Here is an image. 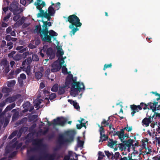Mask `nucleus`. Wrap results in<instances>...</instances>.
<instances>
[{"mask_svg": "<svg viewBox=\"0 0 160 160\" xmlns=\"http://www.w3.org/2000/svg\"><path fill=\"white\" fill-rule=\"evenodd\" d=\"M66 87H68L71 85V95L75 97L78 95V92H81L82 89L84 90L85 87L83 83H80L79 82H76V78H73V75L69 74L67 77L65 82Z\"/></svg>", "mask_w": 160, "mask_h": 160, "instance_id": "obj_1", "label": "nucleus"}, {"mask_svg": "<svg viewBox=\"0 0 160 160\" xmlns=\"http://www.w3.org/2000/svg\"><path fill=\"white\" fill-rule=\"evenodd\" d=\"M75 133L76 132L74 130H71L66 132V134L69 137L68 138H65L64 135L63 134L59 135L57 139V143L59 144V146L54 149V151L59 150L62 145L73 141Z\"/></svg>", "mask_w": 160, "mask_h": 160, "instance_id": "obj_2", "label": "nucleus"}, {"mask_svg": "<svg viewBox=\"0 0 160 160\" xmlns=\"http://www.w3.org/2000/svg\"><path fill=\"white\" fill-rule=\"evenodd\" d=\"M67 21H68L70 23H71L69 25V28L72 30L70 32L69 34L71 36L74 35L75 32L79 30L78 27H80L82 24L80 22L79 18L75 14L69 16L66 22Z\"/></svg>", "mask_w": 160, "mask_h": 160, "instance_id": "obj_3", "label": "nucleus"}, {"mask_svg": "<svg viewBox=\"0 0 160 160\" xmlns=\"http://www.w3.org/2000/svg\"><path fill=\"white\" fill-rule=\"evenodd\" d=\"M43 139L35 138L32 141V145L36 146L35 147L31 148L27 150V154L28 156L31 154L32 152H34L40 149L43 146Z\"/></svg>", "mask_w": 160, "mask_h": 160, "instance_id": "obj_4", "label": "nucleus"}, {"mask_svg": "<svg viewBox=\"0 0 160 160\" xmlns=\"http://www.w3.org/2000/svg\"><path fill=\"white\" fill-rule=\"evenodd\" d=\"M42 33L44 35L42 39V41L49 43L52 42V38L58 35L57 32L52 30H50L49 31H48V30L43 31Z\"/></svg>", "mask_w": 160, "mask_h": 160, "instance_id": "obj_5", "label": "nucleus"}, {"mask_svg": "<svg viewBox=\"0 0 160 160\" xmlns=\"http://www.w3.org/2000/svg\"><path fill=\"white\" fill-rule=\"evenodd\" d=\"M56 157V154L55 153H45L43 157H40L39 159L36 158L35 156H32L29 158V160H54Z\"/></svg>", "mask_w": 160, "mask_h": 160, "instance_id": "obj_6", "label": "nucleus"}, {"mask_svg": "<svg viewBox=\"0 0 160 160\" xmlns=\"http://www.w3.org/2000/svg\"><path fill=\"white\" fill-rule=\"evenodd\" d=\"M134 141L133 140L131 139L128 140L127 141L123 140L122 142V143H119V148L120 150L122 151L123 150H125L127 148H130L131 146L133 145V142Z\"/></svg>", "mask_w": 160, "mask_h": 160, "instance_id": "obj_7", "label": "nucleus"}, {"mask_svg": "<svg viewBox=\"0 0 160 160\" xmlns=\"http://www.w3.org/2000/svg\"><path fill=\"white\" fill-rule=\"evenodd\" d=\"M98 126L99 128V131L100 134V140L99 142H103L107 140L108 137L104 134L105 130L103 126H100L99 124L98 125Z\"/></svg>", "mask_w": 160, "mask_h": 160, "instance_id": "obj_8", "label": "nucleus"}, {"mask_svg": "<svg viewBox=\"0 0 160 160\" xmlns=\"http://www.w3.org/2000/svg\"><path fill=\"white\" fill-rule=\"evenodd\" d=\"M18 3L15 1L11 3L9 6V10L13 13V15H15L19 11L20 9L18 7Z\"/></svg>", "mask_w": 160, "mask_h": 160, "instance_id": "obj_9", "label": "nucleus"}, {"mask_svg": "<svg viewBox=\"0 0 160 160\" xmlns=\"http://www.w3.org/2000/svg\"><path fill=\"white\" fill-rule=\"evenodd\" d=\"M65 118L62 117H58L53 120L52 124L54 125H63L66 122Z\"/></svg>", "mask_w": 160, "mask_h": 160, "instance_id": "obj_10", "label": "nucleus"}, {"mask_svg": "<svg viewBox=\"0 0 160 160\" xmlns=\"http://www.w3.org/2000/svg\"><path fill=\"white\" fill-rule=\"evenodd\" d=\"M149 111H148L147 114V116L148 118H145L142 121V123L145 125L146 127L148 126L149 124L151 123V122L153 121L152 120H151V119L152 118V114L149 115Z\"/></svg>", "mask_w": 160, "mask_h": 160, "instance_id": "obj_11", "label": "nucleus"}, {"mask_svg": "<svg viewBox=\"0 0 160 160\" xmlns=\"http://www.w3.org/2000/svg\"><path fill=\"white\" fill-rule=\"evenodd\" d=\"M48 13L47 12V15L45 16L48 21H50L51 18V16H53L55 13V10H54L52 6H50L48 8Z\"/></svg>", "mask_w": 160, "mask_h": 160, "instance_id": "obj_12", "label": "nucleus"}, {"mask_svg": "<svg viewBox=\"0 0 160 160\" xmlns=\"http://www.w3.org/2000/svg\"><path fill=\"white\" fill-rule=\"evenodd\" d=\"M21 96L20 94H16L12 97H9L5 100V102L8 103H11L15 101Z\"/></svg>", "mask_w": 160, "mask_h": 160, "instance_id": "obj_13", "label": "nucleus"}, {"mask_svg": "<svg viewBox=\"0 0 160 160\" xmlns=\"http://www.w3.org/2000/svg\"><path fill=\"white\" fill-rule=\"evenodd\" d=\"M46 53L48 56H49L50 59L52 60L55 57V52L51 48H49L47 49Z\"/></svg>", "mask_w": 160, "mask_h": 160, "instance_id": "obj_14", "label": "nucleus"}, {"mask_svg": "<svg viewBox=\"0 0 160 160\" xmlns=\"http://www.w3.org/2000/svg\"><path fill=\"white\" fill-rule=\"evenodd\" d=\"M43 31V28H42V29L41 26L39 23V24L35 26L34 31V32H36L37 33H39L40 36L41 38V39H42L43 36L44 35V34L42 33Z\"/></svg>", "mask_w": 160, "mask_h": 160, "instance_id": "obj_15", "label": "nucleus"}, {"mask_svg": "<svg viewBox=\"0 0 160 160\" xmlns=\"http://www.w3.org/2000/svg\"><path fill=\"white\" fill-rule=\"evenodd\" d=\"M126 128H124L121 129L120 131L114 132L113 134V136H115L116 135H118L120 139L121 142H122L123 141V139H122L123 138V136L124 135V131Z\"/></svg>", "mask_w": 160, "mask_h": 160, "instance_id": "obj_16", "label": "nucleus"}, {"mask_svg": "<svg viewBox=\"0 0 160 160\" xmlns=\"http://www.w3.org/2000/svg\"><path fill=\"white\" fill-rule=\"evenodd\" d=\"M42 22L43 23L42 27L43 28V31L48 30L49 27L52 26V23L50 22L45 21L42 20Z\"/></svg>", "mask_w": 160, "mask_h": 160, "instance_id": "obj_17", "label": "nucleus"}, {"mask_svg": "<svg viewBox=\"0 0 160 160\" xmlns=\"http://www.w3.org/2000/svg\"><path fill=\"white\" fill-rule=\"evenodd\" d=\"M158 102H154L153 103L149 102L148 103V106H149L150 108L152 111V112L154 113L156 111V107L158 105Z\"/></svg>", "mask_w": 160, "mask_h": 160, "instance_id": "obj_18", "label": "nucleus"}, {"mask_svg": "<svg viewBox=\"0 0 160 160\" xmlns=\"http://www.w3.org/2000/svg\"><path fill=\"white\" fill-rule=\"evenodd\" d=\"M40 12L38 13L37 14L38 17L45 18L47 19V18L45 16L47 15V11L44 12V10L42 9L39 10Z\"/></svg>", "mask_w": 160, "mask_h": 160, "instance_id": "obj_19", "label": "nucleus"}, {"mask_svg": "<svg viewBox=\"0 0 160 160\" xmlns=\"http://www.w3.org/2000/svg\"><path fill=\"white\" fill-rule=\"evenodd\" d=\"M130 108L132 112H131V114L132 117L134 115V114L136 112H138V109L136 107V105H131L130 106Z\"/></svg>", "mask_w": 160, "mask_h": 160, "instance_id": "obj_20", "label": "nucleus"}, {"mask_svg": "<svg viewBox=\"0 0 160 160\" xmlns=\"http://www.w3.org/2000/svg\"><path fill=\"white\" fill-rule=\"evenodd\" d=\"M121 156L119 152H117L115 153L114 155L113 154V155L111 157L110 159L112 160H113L114 159L115 160H118L120 156L121 157Z\"/></svg>", "mask_w": 160, "mask_h": 160, "instance_id": "obj_21", "label": "nucleus"}, {"mask_svg": "<svg viewBox=\"0 0 160 160\" xmlns=\"http://www.w3.org/2000/svg\"><path fill=\"white\" fill-rule=\"evenodd\" d=\"M31 134V133H29L27 135L26 138V140L25 142L26 144H28L31 142H32V141L34 139H33L31 137H29V135Z\"/></svg>", "mask_w": 160, "mask_h": 160, "instance_id": "obj_22", "label": "nucleus"}, {"mask_svg": "<svg viewBox=\"0 0 160 160\" xmlns=\"http://www.w3.org/2000/svg\"><path fill=\"white\" fill-rule=\"evenodd\" d=\"M20 11V12H18V13H17V14L15 15H14V16L13 17V20L15 22H17L18 20L21 18V16L20 13L22 11V10L21 9Z\"/></svg>", "mask_w": 160, "mask_h": 160, "instance_id": "obj_23", "label": "nucleus"}, {"mask_svg": "<svg viewBox=\"0 0 160 160\" xmlns=\"http://www.w3.org/2000/svg\"><path fill=\"white\" fill-rule=\"evenodd\" d=\"M18 112H16L13 114L12 117V121H16L19 117Z\"/></svg>", "mask_w": 160, "mask_h": 160, "instance_id": "obj_24", "label": "nucleus"}, {"mask_svg": "<svg viewBox=\"0 0 160 160\" xmlns=\"http://www.w3.org/2000/svg\"><path fill=\"white\" fill-rule=\"evenodd\" d=\"M52 68H58V69L60 70L61 68V66L56 62H54L52 65Z\"/></svg>", "mask_w": 160, "mask_h": 160, "instance_id": "obj_25", "label": "nucleus"}, {"mask_svg": "<svg viewBox=\"0 0 160 160\" xmlns=\"http://www.w3.org/2000/svg\"><path fill=\"white\" fill-rule=\"evenodd\" d=\"M47 47V46L44 45L43 47V48L40 50L39 52L42 58H43L44 56V55L42 52H45Z\"/></svg>", "mask_w": 160, "mask_h": 160, "instance_id": "obj_26", "label": "nucleus"}, {"mask_svg": "<svg viewBox=\"0 0 160 160\" xmlns=\"http://www.w3.org/2000/svg\"><path fill=\"white\" fill-rule=\"evenodd\" d=\"M66 86L62 87H60L59 88L58 93L59 95H62L64 94L65 92V88Z\"/></svg>", "mask_w": 160, "mask_h": 160, "instance_id": "obj_27", "label": "nucleus"}, {"mask_svg": "<svg viewBox=\"0 0 160 160\" xmlns=\"http://www.w3.org/2000/svg\"><path fill=\"white\" fill-rule=\"evenodd\" d=\"M22 56L20 54H16L13 58V59L15 61H19L22 59Z\"/></svg>", "mask_w": 160, "mask_h": 160, "instance_id": "obj_28", "label": "nucleus"}, {"mask_svg": "<svg viewBox=\"0 0 160 160\" xmlns=\"http://www.w3.org/2000/svg\"><path fill=\"white\" fill-rule=\"evenodd\" d=\"M110 119V117H109L107 121L105 119H103L102 121L101 122V124L102 125H104L103 127H106L107 126H108L109 125V122H108V121Z\"/></svg>", "mask_w": 160, "mask_h": 160, "instance_id": "obj_29", "label": "nucleus"}, {"mask_svg": "<svg viewBox=\"0 0 160 160\" xmlns=\"http://www.w3.org/2000/svg\"><path fill=\"white\" fill-rule=\"evenodd\" d=\"M152 120H153V118L156 119L157 118H160V113H158L156 112H154V114L152 115Z\"/></svg>", "mask_w": 160, "mask_h": 160, "instance_id": "obj_30", "label": "nucleus"}, {"mask_svg": "<svg viewBox=\"0 0 160 160\" xmlns=\"http://www.w3.org/2000/svg\"><path fill=\"white\" fill-rule=\"evenodd\" d=\"M58 85L56 83L51 88V91L53 92H56L58 91Z\"/></svg>", "mask_w": 160, "mask_h": 160, "instance_id": "obj_31", "label": "nucleus"}, {"mask_svg": "<svg viewBox=\"0 0 160 160\" xmlns=\"http://www.w3.org/2000/svg\"><path fill=\"white\" fill-rule=\"evenodd\" d=\"M98 160H101L104 157H105V155L103 152L101 151H99L98 152Z\"/></svg>", "mask_w": 160, "mask_h": 160, "instance_id": "obj_32", "label": "nucleus"}, {"mask_svg": "<svg viewBox=\"0 0 160 160\" xmlns=\"http://www.w3.org/2000/svg\"><path fill=\"white\" fill-rule=\"evenodd\" d=\"M25 21V18L22 17L17 22V23L19 25L21 26L24 22Z\"/></svg>", "mask_w": 160, "mask_h": 160, "instance_id": "obj_33", "label": "nucleus"}, {"mask_svg": "<svg viewBox=\"0 0 160 160\" xmlns=\"http://www.w3.org/2000/svg\"><path fill=\"white\" fill-rule=\"evenodd\" d=\"M42 101V100L41 99H38L35 100L34 102V105L36 106V107H38L41 103Z\"/></svg>", "mask_w": 160, "mask_h": 160, "instance_id": "obj_34", "label": "nucleus"}, {"mask_svg": "<svg viewBox=\"0 0 160 160\" xmlns=\"http://www.w3.org/2000/svg\"><path fill=\"white\" fill-rule=\"evenodd\" d=\"M32 60L33 61L37 62L39 61V58L38 56L35 54H34L32 55Z\"/></svg>", "mask_w": 160, "mask_h": 160, "instance_id": "obj_35", "label": "nucleus"}, {"mask_svg": "<svg viewBox=\"0 0 160 160\" xmlns=\"http://www.w3.org/2000/svg\"><path fill=\"white\" fill-rule=\"evenodd\" d=\"M42 76V73L41 72H37L35 73V78L38 80L40 79Z\"/></svg>", "mask_w": 160, "mask_h": 160, "instance_id": "obj_36", "label": "nucleus"}, {"mask_svg": "<svg viewBox=\"0 0 160 160\" xmlns=\"http://www.w3.org/2000/svg\"><path fill=\"white\" fill-rule=\"evenodd\" d=\"M105 153V155L107 156L108 158L110 159L111 156H112L113 155V152H110L108 151H104Z\"/></svg>", "mask_w": 160, "mask_h": 160, "instance_id": "obj_37", "label": "nucleus"}, {"mask_svg": "<svg viewBox=\"0 0 160 160\" xmlns=\"http://www.w3.org/2000/svg\"><path fill=\"white\" fill-rule=\"evenodd\" d=\"M140 105L141 106V107L142 108L143 106L144 107L143 108V109L145 110L148 109V110H149V108L148 107V103L147 104H145L143 102H141L140 104Z\"/></svg>", "mask_w": 160, "mask_h": 160, "instance_id": "obj_38", "label": "nucleus"}, {"mask_svg": "<svg viewBox=\"0 0 160 160\" xmlns=\"http://www.w3.org/2000/svg\"><path fill=\"white\" fill-rule=\"evenodd\" d=\"M109 141H108V146L112 148L114 145L113 140L112 139H109Z\"/></svg>", "mask_w": 160, "mask_h": 160, "instance_id": "obj_39", "label": "nucleus"}, {"mask_svg": "<svg viewBox=\"0 0 160 160\" xmlns=\"http://www.w3.org/2000/svg\"><path fill=\"white\" fill-rule=\"evenodd\" d=\"M2 92L3 93H7L10 92V90L8 88L4 87L2 88Z\"/></svg>", "mask_w": 160, "mask_h": 160, "instance_id": "obj_40", "label": "nucleus"}, {"mask_svg": "<svg viewBox=\"0 0 160 160\" xmlns=\"http://www.w3.org/2000/svg\"><path fill=\"white\" fill-rule=\"evenodd\" d=\"M84 142L78 138V145L79 147H82L83 146Z\"/></svg>", "mask_w": 160, "mask_h": 160, "instance_id": "obj_41", "label": "nucleus"}, {"mask_svg": "<svg viewBox=\"0 0 160 160\" xmlns=\"http://www.w3.org/2000/svg\"><path fill=\"white\" fill-rule=\"evenodd\" d=\"M34 5L37 6V9L39 10L42 9L41 4L39 2H36L34 3Z\"/></svg>", "mask_w": 160, "mask_h": 160, "instance_id": "obj_42", "label": "nucleus"}, {"mask_svg": "<svg viewBox=\"0 0 160 160\" xmlns=\"http://www.w3.org/2000/svg\"><path fill=\"white\" fill-rule=\"evenodd\" d=\"M56 97V95L55 93H51L49 95V99L50 100H52L54 99Z\"/></svg>", "mask_w": 160, "mask_h": 160, "instance_id": "obj_43", "label": "nucleus"}, {"mask_svg": "<svg viewBox=\"0 0 160 160\" xmlns=\"http://www.w3.org/2000/svg\"><path fill=\"white\" fill-rule=\"evenodd\" d=\"M16 53V52L15 51H13L11 52L8 55V56L10 58H13L14 57V56L15 54Z\"/></svg>", "mask_w": 160, "mask_h": 160, "instance_id": "obj_44", "label": "nucleus"}, {"mask_svg": "<svg viewBox=\"0 0 160 160\" xmlns=\"http://www.w3.org/2000/svg\"><path fill=\"white\" fill-rule=\"evenodd\" d=\"M62 72L64 74H67L68 71L67 68L65 66H63L62 68Z\"/></svg>", "mask_w": 160, "mask_h": 160, "instance_id": "obj_45", "label": "nucleus"}, {"mask_svg": "<svg viewBox=\"0 0 160 160\" xmlns=\"http://www.w3.org/2000/svg\"><path fill=\"white\" fill-rule=\"evenodd\" d=\"M30 103L29 102H26L23 104V107L24 108H28L30 105Z\"/></svg>", "mask_w": 160, "mask_h": 160, "instance_id": "obj_46", "label": "nucleus"}, {"mask_svg": "<svg viewBox=\"0 0 160 160\" xmlns=\"http://www.w3.org/2000/svg\"><path fill=\"white\" fill-rule=\"evenodd\" d=\"M23 69V70L25 71L28 74V73L30 72V66L29 65H28L26 68L25 67Z\"/></svg>", "mask_w": 160, "mask_h": 160, "instance_id": "obj_47", "label": "nucleus"}, {"mask_svg": "<svg viewBox=\"0 0 160 160\" xmlns=\"http://www.w3.org/2000/svg\"><path fill=\"white\" fill-rule=\"evenodd\" d=\"M112 66V64L111 63H110L108 64H106L104 65V68H103V70H105L106 69L108 68H111Z\"/></svg>", "mask_w": 160, "mask_h": 160, "instance_id": "obj_48", "label": "nucleus"}, {"mask_svg": "<svg viewBox=\"0 0 160 160\" xmlns=\"http://www.w3.org/2000/svg\"><path fill=\"white\" fill-rule=\"evenodd\" d=\"M1 64L2 65L5 67L7 66L8 65H9L8 64V61L7 60H2L1 62Z\"/></svg>", "mask_w": 160, "mask_h": 160, "instance_id": "obj_49", "label": "nucleus"}, {"mask_svg": "<svg viewBox=\"0 0 160 160\" xmlns=\"http://www.w3.org/2000/svg\"><path fill=\"white\" fill-rule=\"evenodd\" d=\"M32 58L31 57H28L27 58V61H26L27 64V65H29V64H30L32 62Z\"/></svg>", "mask_w": 160, "mask_h": 160, "instance_id": "obj_50", "label": "nucleus"}, {"mask_svg": "<svg viewBox=\"0 0 160 160\" xmlns=\"http://www.w3.org/2000/svg\"><path fill=\"white\" fill-rule=\"evenodd\" d=\"M11 13H9L7 14V15L4 17V18L3 19V21H6L8 20V19H9L10 16H11Z\"/></svg>", "mask_w": 160, "mask_h": 160, "instance_id": "obj_51", "label": "nucleus"}, {"mask_svg": "<svg viewBox=\"0 0 160 160\" xmlns=\"http://www.w3.org/2000/svg\"><path fill=\"white\" fill-rule=\"evenodd\" d=\"M73 106L75 108L77 109H80V107L78 103L76 101L74 102V103H73Z\"/></svg>", "mask_w": 160, "mask_h": 160, "instance_id": "obj_52", "label": "nucleus"}, {"mask_svg": "<svg viewBox=\"0 0 160 160\" xmlns=\"http://www.w3.org/2000/svg\"><path fill=\"white\" fill-rule=\"evenodd\" d=\"M15 80H12L8 84V87H10L11 86H13L15 84Z\"/></svg>", "mask_w": 160, "mask_h": 160, "instance_id": "obj_53", "label": "nucleus"}, {"mask_svg": "<svg viewBox=\"0 0 160 160\" xmlns=\"http://www.w3.org/2000/svg\"><path fill=\"white\" fill-rule=\"evenodd\" d=\"M12 44H13V43L11 42H10L7 43V46H8V47L9 46V47L8 48V49L9 50L11 49L13 47Z\"/></svg>", "mask_w": 160, "mask_h": 160, "instance_id": "obj_54", "label": "nucleus"}, {"mask_svg": "<svg viewBox=\"0 0 160 160\" xmlns=\"http://www.w3.org/2000/svg\"><path fill=\"white\" fill-rule=\"evenodd\" d=\"M41 42V41L39 39H35V43L36 46H38Z\"/></svg>", "mask_w": 160, "mask_h": 160, "instance_id": "obj_55", "label": "nucleus"}, {"mask_svg": "<svg viewBox=\"0 0 160 160\" xmlns=\"http://www.w3.org/2000/svg\"><path fill=\"white\" fill-rule=\"evenodd\" d=\"M28 47L31 49H33L36 48L37 47L36 45H34L31 43H30L28 45Z\"/></svg>", "mask_w": 160, "mask_h": 160, "instance_id": "obj_56", "label": "nucleus"}, {"mask_svg": "<svg viewBox=\"0 0 160 160\" xmlns=\"http://www.w3.org/2000/svg\"><path fill=\"white\" fill-rule=\"evenodd\" d=\"M19 78L23 80H25L26 78V76L24 73H22L20 75V78Z\"/></svg>", "mask_w": 160, "mask_h": 160, "instance_id": "obj_57", "label": "nucleus"}, {"mask_svg": "<svg viewBox=\"0 0 160 160\" xmlns=\"http://www.w3.org/2000/svg\"><path fill=\"white\" fill-rule=\"evenodd\" d=\"M17 153V151H14L11 153V154H10V155L9 156V157L10 158H12L13 157H14V156H15L16 155Z\"/></svg>", "mask_w": 160, "mask_h": 160, "instance_id": "obj_58", "label": "nucleus"}, {"mask_svg": "<svg viewBox=\"0 0 160 160\" xmlns=\"http://www.w3.org/2000/svg\"><path fill=\"white\" fill-rule=\"evenodd\" d=\"M18 82L20 86H22L23 85V79L18 78Z\"/></svg>", "mask_w": 160, "mask_h": 160, "instance_id": "obj_59", "label": "nucleus"}, {"mask_svg": "<svg viewBox=\"0 0 160 160\" xmlns=\"http://www.w3.org/2000/svg\"><path fill=\"white\" fill-rule=\"evenodd\" d=\"M124 128H126L125 129V130H126L128 132L131 131L132 130V126H131L128 128V124L127 125V127H125Z\"/></svg>", "mask_w": 160, "mask_h": 160, "instance_id": "obj_60", "label": "nucleus"}, {"mask_svg": "<svg viewBox=\"0 0 160 160\" xmlns=\"http://www.w3.org/2000/svg\"><path fill=\"white\" fill-rule=\"evenodd\" d=\"M55 137V134L54 133H52L49 135L48 137L49 139H51Z\"/></svg>", "mask_w": 160, "mask_h": 160, "instance_id": "obj_61", "label": "nucleus"}, {"mask_svg": "<svg viewBox=\"0 0 160 160\" xmlns=\"http://www.w3.org/2000/svg\"><path fill=\"white\" fill-rule=\"evenodd\" d=\"M12 28L11 27H9L6 29V32L7 33H9L12 31Z\"/></svg>", "mask_w": 160, "mask_h": 160, "instance_id": "obj_62", "label": "nucleus"}, {"mask_svg": "<svg viewBox=\"0 0 160 160\" xmlns=\"http://www.w3.org/2000/svg\"><path fill=\"white\" fill-rule=\"evenodd\" d=\"M18 131L16 130L13 132L11 134V135L12 136V138H13L14 136H15L17 134Z\"/></svg>", "mask_w": 160, "mask_h": 160, "instance_id": "obj_63", "label": "nucleus"}, {"mask_svg": "<svg viewBox=\"0 0 160 160\" xmlns=\"http://www.w3.org/2000/svg\"><path fill=\"white\" fill-rule=\"evenodd\" d=\"M18 131L16 130L13 132L11 134V135L12 136V138H13L14 136H15L17 134Z\"/></svg>", "mask_w": 160, "mask_h": 160, "instance_id": "obj_64", "label": "nucleus"}]
</instances>
